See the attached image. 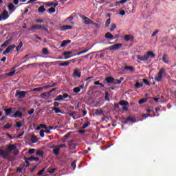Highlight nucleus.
I'll return each mask as SVG.
<instances>
[{"instance_id": "obj_15", "label": "nucleus", "mask_w": 176, "mask_h": 176, "mask_svg": "<svg viewBox=\"0 0 176 176\" xmlns=\"http://www.w3.org/2000/svg\"><path fill=\"white\" fill-rule=\"evenodd\" d=\"M17 148V146H16V145L14 144H10L8 146L7 151H9V153H10V152H12V151H14Z\"/></svg>"}, {"instance_id": "obj_63", "label": "nucleus", "mask_w": 176, "mask_h": 176, "mask_svg": "<svg viewBox=\"0 0 176 176\" xmlns=\"http://www.w3.org/2000/svg\"><path fill=\"white\" fill-rule=\"evenodd\" d=\"M115 28H116V24L113 23L110 28V31L112 32V31H113Z\"/></svg>"}, {"instance_id": "obj_35", "label": "nucleus", "mask_w": 176, "mask_h": 176, "mask_svg": "<svg viewBox=\"0 0 176 176\" xmlns=\"http://www.w3.org/2000/svg\"><path fill=\"white\" fill-rule=\"evenodd\" d=\"M143 86H144V84L140 83L139 82H136V84L135 85V89H140V88L142 87Z\"/></svg>"}, {"instance_id": "obj_56", "label": "nucleus", "mask_w": 176, "mask_h": 176, "mask_svg": "<svg viewBox=\"0 0 176 176\" xmlns=\"http://www.w3.org/2000/svg\"><path fill=\"white\" fill-rule=\"evenodd\" d=\"M45 170H46V168H44L43 169H42L41 170H40L37 175H43V173H45Z\"/></svg>"}, {"instance_id": "obj_5", "label": "nucleus", "mask_w": 176, "mask_h": 176, "mask_svg": "<svg viewBox=\"0 0 176 176\" xmlns=\"http://www.w3.org/2000/svg\"><path fill=\"white\" fill-rule=\"evenodd\" d=\"M126 71H130V72H134V67L133 66H125L124 69L121 71V74L122 75H125L126 74Z\"/></svg>"}, {"instance_id": "obj_33", "label": "nucleus", "mask_w": 176, "mask_h": 176, "mask_svg": "<svg viewBox=\"0 0 176 176\" xmlns=\"http://www.w3.org/2000/svg\"><path fill=\"white\" fill-rule=\"evenodd\" d=\"M33 28L34 30H42V25H38V24L33 25Z\"/></svg>"}, {"instance_id": "obj_24", "label": "nucleus", "mask_w": 176, "mask_h": 176, "mask_svg": "<svg viewBox=\"0 0 176 176\" xmlns=\"http://www.w3.org/2000/svg\"><path fill=\"white\" fill-rule=\"evenodd\" d=\"M14 74H16V70H13L9 73H6V74H3V76H13V75H14Z\"/></svg>"}, {"instance_id": "obj_29", "label": "nucleus", "mask_w": 176, "mask_h": 176, "mask_svg": "<svg viewBox=\"0 0 176 176\" xmlns=\"http://www.w3.org/2000/svg\"><path fill=\"white\" fill-rule=\"evenodd\" d=\"M168 55L167 54H164L162 56V61L166 64H168V60H167Z\"/></svg>"}, {"instance_id": "obj_53", "label": "nucleus", "mask_w": 176, "mask_h": 176, "mask_svg": "<svg viewBox=\"0 0 176 176\" xmlns=\"http://www.w3.org/2000/svg\"><path fill=\"white\" fill-rule=\"evenodd\" d=\"M12 124L7 123L6 125H4L3 129H10L12 127Z\"/></svg>"}, {"instance_id": "obj_1", "label": "nucleus", "mask_w": 176, "mask_h": 176, "mask_svg": "<svg viewBox=\"0 0 176 176\" xmlns=\"http://www.w3.org/2000/svg\"><path fill=\"white\" fill-rule=\"evenodd\" d=\"M155 53H153V52L152 51H150L147 52L146 54L142 56H141L140 55H137L136 57L138 60H140V61H148L149 60V56L155 58Z\"/></svg>"}, {"instance_id": "obj_34", "label": "nucleus", "mask_w": 176, "mask_h": 176, "mask_svg": "<svg viewBox=\"0 0 176 176\" xmlns=\"http://www.w3.org/2000/svg\"><path fill=\"white\" fill-rule=\"evenodd\" d=\"M44 153H44L43 151H40V150H38V151H37L36 152V155L37 156H40V157H42V156H43Z\"/></svg>"}, {"instance_id": "obj_30", "label": "nucleus", "mask_w": 176, "mask_h": 176, "mask_svg": "<svg viewBox=\"0 0 176 176\" xmlns=\"http://www.w3.org/2000/svg\"><path fill=\"white\" fill-rule=\"evenodd\" d=\"M9 43H10V40H7L1 45V47H6L9 45Z\"/></svg>"}, {"instance_id": "obj_2", "label": "nucleus", "mask_w": 176, "mask_h": 176, "mask_svg": "<svg viewBox=\"0 0 176 176\" xmlns=\"http://www.w3.org/2000/svg\"><path fill=\"white\" fill-rule=\"evenodd\" d=\"M166 72V69L162 68L160 69L157 76H155V82H162V80L163 79V74Z\"/></svg>"}, {"instance_id": "obj_12", "label": "nucleus", "mask_w": 176, "mask_h": 176, "mask_svg": "<svg viewBox=\"0 0 176 176\" xmlns=\"http://www.w3.org/2000/svg\"><path fill=\"white\" fill-rule=\"evenodd\" d=\"M82 20H85L84 23L85 24H92L93 23V21H91V19H90L89 18H88L87 16L83 15L82 16Z\"/></svg>"}, {"instance_id": "obj_54", "label": "nucleus", "mask_w": 176, "mask_h": 176, "mask_svg": "<svg viewBox=\"0 0 176 176\" xmlns=\"http://www.w3.org/2000/svg\"><path fill=\"white\" fill-rule=\"evenodd\" d=\"M62 96H63V98H72L71 96H69V94L67 93L63 94V95H62Z\"/></svg>"}, {"instance_id": "obj_23", "label": "nucleus", "mask_w": 176, "mask_h": 176, "mask_svg": "<svg viewBox=\"0 0 176 176\" xmlns=\"http://www.w3.org/2000/svg\"><path fill=\"white\" fill-rule=\"evenodd\" d=\"M119 104L122 107H126V105H129V102L127 100H122L119 102Z\"/></svg>"}, {"instance_id": "obj_37", "label": "nucleus", "mask_w": 176, "mask_h": 176, "mask_svg": "<svg viewBox=\"0 0 176 176\" xmlns=\"http://www.w3.org/2000/svg\"><path fill=\"white\" fill-rule=\"evenodd\" d=\"M43 97H50V95H49L48 92H44L43 94H41V98H43Z\"/></svg>"}, {"instance_id": "obj_6", "label": "nucleus", "mask_w": 176, "mask_h": 176, "mask_svg": "<svg viewBox=\"0 0 176 176\" xmlns=\"http://www.w3.org/2000/svg\"><path fill=\"white\" fill-rule=\"evenodd\" d=\"M10 153L8 151H6L5 150L0 149V156L3 159H9V155Z\"/></svg>"}, {"instance_id": "obj_31", "label": "nucleus", "mask_w": 176, "mask_h": 176, "mask_svg": "<svg viewBox=\"0 0 176 176\" xmlns=\"http://www.w3.org/2000/svg\"><path fill=\"white\" fill-rule=\"evenodd\" d=\"M89 50H90V49H87V50H85L83 51H81V52H78L76 56H80V54H83L85 53H87V52H89Z\"/></svg>"}, {"instance_id": "obj_43", "label": "nucleus", "mask_w": 176, "mask_h": 176, "mask_svg": "<svg viewBox=\"0 0 176 176\" xmlns=\"http://www.w3.org/2000/svg\"><path fill=\"white\" fill-rule=\"evenodd\" d=\"M130 38H131V36H130V35H125L124 36V40L126 41V42H129V41H130Z\"/></svg>"}, {"instance_id": "obj_42", "label": "nucleus", "mask_w": 176, "mask_h": 176, "mask_svg": "<svg viewBox=\"0 0 176 176\" xmlns=\"http://www.w3.org/2000/svg\"><path fill=\"white\" fill-rule=\"evenodd\" d=\"M43 54H45L46 56H47V54H50L47 48H43Z\"/></svg>"}, {"instance_id": "obj_32", "label": "nucleus", "mask_w": 176, "mask_h": 176, "mask_svg": "<svg viewBox=\"0 0 176 176\" xmlns=\"http://www.w3.org/2000/svg\"><path fill=\"white\" fill-rule=\"evenodd\" d=\"M8 7L10 12H13V9H14V5L13 3H10Z\"/></svg>"}, {"instance_id": "obj_57", "label": "nucleus", "mask_w": 176, "mask_h": 176, "mask_svg": "<svg viewBox=\"0 0 176 176\" xmlns=\"http://www.w3.org/2000/svg\"><path fill=\"white\" fill-rule=\"evenodd\" d=\"M56 90H57V88H53L51 90H50L47 93L49 94V96H52V93H53V91H56Z\"/></svg>"}, {"instance_id": "obj_21", "label": "nucleus", "mask_w": 176, "mask_h": 176, "mask_svg": "<svg viewBox=\"0 0 176 176\" xmlns=\"http://www.w3.org/2000/svg\"><path fill=\"white\" fill-rule=\"evenodd\" d=\"M12 108H8V109H4L6 116H9L10 115V113H12Z\"/></svg>"}, {"instance_id": "obj_13", "label": "nucleus", "mask_w": 176, "mask_h": 176, "mask_svg": "<svg viewBox=\"0 0 176 176\" xmlns=\"http://www.w3.org/2000/svg\"><path fill=\"white\" fill-rule=\"evenodd\" d=\"M73 75L74 78H80V76H82V73L79 72V69H75Z\"/></svg>"}, {"instance_id": "obj_60", "label": "nucleus", "mask_w": 176, "mask_h": 176, "mask_svg": "<svg viewBox=\"0 0 176 176\" xmlns=\"http://www.w3.org/2000/svg\"><path fill=\"white\" fill-rule=\"evenodd\" d=\"M40 137H42V138L45 137V130L41 129L40 131Z\"/></svg>"}, {"instance_id": "obj_55", "label": "nucleus", "mask_w": 176, "mask_h": 176, "mask_svg": "<svg viewBox=\"0 0 176 176\" xmlns=\"http://www.w3.org/2000/svg\"><path fill=\"white\" fill-rule=\"evenodd\" d=\"M16 126L17 129H21V126H23V124H21V122H16Z\"/></svg>"}, {"instance_id": "obj_59", "label": "nucleus", "mask_w": 176, "mask_h": 176, "mask_svg": "<svg viewBox=\"0 0 176 176\" xmlns=\"http://www.w3.org/2000/svg\"><path fill=\"white\" fill-rule=\"evenodd\" d=\"M48 12H50V13H54L56 12V8H51L50 9H48Z\"/></svg>"}, {"instance_id": "obj_50", "label": "nucleus", "mask_w": 176, "mask_h": 176, "mask_svg": "<svg viewBox=\"0 0 176 176\" xmlns=\"http://www.w3.org/2000/svg\"><path fill=\"white\" fill-rule=\"evenodd\" d=\"M41 30L43 31H45V32H46L47 34H49V29H47L46 27L41 26Z\"/></svg>"}, {"instance_id": "obj_38", "label": "nucleus", "mask_w": 176, "mask_h": 176, "mask_svg": "<svg viewBox=\"0 0 176 176\" xmlns=\"http://www.w3.org/2000/svg\"><path fill=\"white\" fill-rule=\"evenodd\" d=\"M62 100H64L63 95H59L54 99V101H61Z\"/></svg>"}, {"instance_id": "obj_58", "label": "nucleus", "mask_w": 176, "mask_h": 176, "mask_svg": "<svg viewBox=\"0 0 176 176\" xmlns=\"http://www.w3.org/2000/svg\"><path fill=\"white\" fill-rule=\"evenodd\" d=\"M54 5V2H47L45 3V6H48V7H50V6H53Z\"/></svg>"}, {"instance_id": "obj_20", "label": "nucleus", "mask_w": 176, "mask_h": 176, "mask_svg": "<svg viewBox=\"0 0 176 176\" xmlns=\"http://www.w3.org/2000/svg\"><path fill=\"white\" fill-rule=\"evenodd\" d=\"M72 60H67L63 63H59L60 67H68L69 65V63H71Z\"/></svg>"}, {"instance_id": "obj_64", "label": "nucleus", "mask_w": 176, "mask_h": 176, "mask_svg": "<svg viewBox=\"0 0 176 176\" xmlns=\"http://www.w3.org/2000/svg\"><path fill=\"white\" fill-rule=\"evenodd\" d=\"M144 102H146V99H140L139 100V104H144Z\"/></svg>"}, {"instance_id": "obj_40", "label": "nucleus", "mask_w": 176, "mask_h": 176, "mask_svg": "<svg viewBox=\"0 0 176 176\" xmlns=\"http://www.w3.org/2000/svg\"><path fill=\"white\" fill-rule=\"evenodd\" d=\"M28 153L29 155H34L35 153V148H30Z\"/></svg>"}, {"instance_id": "obj_4", "label": "nucleus", "mask_w": 176, "mask_h": 176, "mask_svg": "<svg viewBox=\"0 0 176 176\" xmlns=\"http://www.w3.org/2000/svg\"><path fill=\"white\" fill-rule=\"evenodd\" d=\"M122 46H123V44L122 43L114 44L107 47L106 50H118V49H120Z\"/></svg>"}, {"instance_id": "obj_22", "label": "nucleus", "mask_w": 176, "mask_h": 176, "mask_svg": "<svg viewBox=\"0 0 176 176\" xmlns=\"http://www.w3.org/2000/svg\"><path fill=\"white\" fill-rule=\"evenodd\" d=\"M28 160H29L30 162H33V160H34V162H38V161H39V157H35V156H34V155H32V156H30V157H28Z\"/></svg>"}, {"instance_id": "obj_41", "label": "nucleus", "mask_w": 176, "mask_h": 176, "mask_svg": "<svg viewBox=\"0 0 176 176\" xmlns=\"http://www.w3.org/2000/svg\"><path fill=\"white\" fill-rule=\"evenodd\" d=\"M43 90V88L41 87H38V88H34L32 90V91H42Z\"/></svg>"}, {"instance_id": "obj_48", "label": "nucleus", "mask_w": 176, "mask_h": 176, "mask_svg": "<svg viewBox=\"0 0 176 176\" xmlns=\"http://www.w3.org/2000/svg\"><path fill=\"white\" fill-rule=\"evenodd\" d=\"M109 24H111V18H109L106 22H105V26L106 27H109Z\"/></svg>"}, {"instance_id": "obj_26", "label": "nucleus", "mask_w": 176, "mask_h": 176, "mask_svg": "<svg viewBox=\"0 0 176 176\" xmlns=\"http://www.w3.org/2000/svg\"><path fill=\"white\" fill-rule=\"evenodd\" d=\"M54 155H60V148L56 146V148L53 150Z\"/></svg>"}, {"instance_id": "obj_44", "label": "nucleus", "mask_w": 176, "mask_h": 176, "mask_svg": "<svg viewBox=\"0 0 176 176\" xmlns=\"http://www.w3.org/2000/svg\"><path fill=\"white\" fill-rule=\"evenodd\" d=\"M103 112L104 111L102 110L96 109V111H95V115L100 116L101 115V113H103Z\"/></svg>"}, {"instance_id": "obj_16", "label": "nucleus", "mask_w": 176, "mask_h": 176, "mask_svg": "<svg viewBox=\"0 0 176 176\" xmlns=\"http://www.w3.org/2000/svg\"><path fill=\"white\" fill-rule=\"evenodd\" d=\"M104 38L107 39H110V41H113L114 36L111 34V32H107L105 34Z\"/></svg>"}, {"instance_id": "obj_47", "label": "nucleus", "mask_w": 176, "mask_h": 176, "mask_svg": "<svg viewBox=\"0 0 176 176\" xmlns=\"http://www.w3.org/2000/svg\"><path fill=\"white\" fill-rule=\"evenodd\" d=\"M34 26L33 25H32L30 28H29L28 29V34H32V32H32V31H34Z\"/></svg>"}, {"instance_id": "obj_62", "label": "nucleus", "mask_w": 176, "mask_h": 176, "mask_svg": "<svg viewBox=\"0 0 176 176\" xmlns=\"http://www.w3.org/2000/svg\"><path fill=\"white\" fill-rule=\"evenodd\" d=\"M35 112V109H31L30 110L28 111V115H32Z\"/></svg>"}, {"instance_id": "obj_11", "label": "nucleus", "mask_w": 176, "mask_h": 176, "mask_svg": "<svg viewBox=\"0 0 176 176\" xmlns=\"http://www.w3.org/2000/svg\"><path fill=\"white\" fill-rule=\"evenodd\" d=\"M114 78L112 76H108L104 80V82H107V83H108V86H109V85H111V83H113L114 82Z\"/></svg>"}, {"instance_id": "obj_25", "label": "nucleus", "mask_w": 176, "mask_h": 176, "mask_svg": "<svg viewBox=\"0 0 176 176\" xmlns=\"http://www.w3.org/2000/svg\"><path fill=\"white\" fill-rule=\"evenodd\" d=\"M31 142L32 144H36L38 142V138L34 135H32Z\"/></svg>"}, {"instance_id": "obj_52", "label": "nucleus", "mask_w": 176, "mask_h": 176, "mask_svg": "<svg viewBox=\"0 0 176 176\" xmlns=\"http://www.w3.org/2000/svg\"><path fill=\"white\" fill-rule=\"evenodd\" d=\"M72 53V52L70 51H65L63 53V56H69V54H71Z\"/></svg>"}, {"instance_id": "obj_46", "label": "nucleus", "mask_w": 176, "mask_h": 176, "mask_svg": "<svg viewBox=\"0 0 176 176\" xmlns=\"http://www.w3.org/2000/svg\"><path fill=\"white\" fill-rule=\"evenodd\" d=\"M75 56H76V54H74V55H65L64 60H68V58H71L72 57H75Z\"/></svg>"}, {"instance_id": "obj_7", "label": "nucleus", "mask_w": 176, "mask_h": 176, "mask_svg": "<svg viewBox=\"0 0 176 176\" xmlns=\"http://www.w3.org/2000/svg\"><path fill=\"white\" fill-rule=\"evenodd\" d=\"M16 47V45H12L8 46L6 50L3 52V55L5 56V54H8L9 53H10V52H12V50H14V49Z\"/></svg>"}, {"instance_id": "obj_3", "label": "nucleus", "mask_w": 176, "mask_h": 176, "mask_svg": "<svg viewBox=\"0 0 176 176\" xmlns=\"http://www.w3.org/2000/svg\"><path fill=\"white\" fill-rule=\"evenodd\" d=\"M27 94V91H16V94H15V97H16V98H25V95Z\"/></svg>"}, {"instance_id": "obj_27", "label": "nucleus", "mask_w": 176, "mask_h": 176, "mask_svg": "<svg viewBox=\"0 0 176 176\" xmlns=\"http://www.w3.org/2000/svg\"><path fill=\"white\" fill-rule=\"evenodd\" d=\"M39 13H44L46 12V8H45L44 6H41L38 9Z\"/></svg>"}, {"instance_id": "obj_51", "label": "nucleus", "mask_w": 176, "mask_h": 176, "mask_svg": "<svg viewBox=\"0 0 176 176\" xmlns=\"http://www.w3.org/2000/svg\"><path fill=\"white\" fill-rule=\"evenodd\" d=\"M143 83H144V85H146L147 86H151V83L149 82V81H148V80L145 78L143 79Z\"/></svg>"}, {"instance_id": "obj_10", "label": "nucleus", "mask_w": 176, "mask_h": 176, "mask_svg": "<svg viewBox=\"0 0 176 176\" xmlns=\"http://www.w3.org/2000/svg\"><path fill=\"white\" fill-rule=\"evenodd\" d=\"M129 122H131V123H135L137 122V118L135 117H127L126 120L124 122L125 124H127Z\"/></svg>"}, {"instance_id": "obj_49", "label": "nucleus", "mask_w": 176, "mask_h": 176, "mask_svg": "<svg viewBox=\"0 0 176 176\" xmlns=\"http://www.w3.org/2000/svg\"><path fill=\"white\" fill-rule=\"evenodd\" d=\"M72 167H73V169L75 170L76 168V160H74L72 164H71Z\"/></svg>"}, {"instance_id": "obj_61", "label": "nucleus", "mask_w": 176, "mask_h": 176, "mask_svg": "<svg viewBox=\"0 0 176 176\" xmlns=\"http://www.w3.org/2000/svg\"><path fill=\"white\" fill-rule=\"evenodd\" d=\"M113 85H120V80H115L114 78V81L113 82Z\"/></svg>"}, {"instance_id": "obj_39", "label": "nucleus", "mask_w": 176, "mask_h": 176, "mask_svg": "<svg viewBox=\"0 0 176 176\" xmlns=\"http://www.w3.org/2000/svg\"><path fill=\"white\" fill-rule=\"evenodd\" d=\"M90 122H87L85 124H84L82 125V126L81 127V129H87V127H89V126H90Z\"/></svg>"}, {"instance_id": "obj_17", "label": "nucleus", "mask_w": 176, "mask_h": 176, "mask_svg": "<svg viewBox=\"0 0 176 176\" xmlns=\"http://www.w3.org/2000/svg\"><path fill=\"white\" fill-rule=\"evenodd\" d=\"M71 40H64L61 44H60V47H65L68 45V43H71Z\"/></svg>"}, {"instance_id": "obj_19", "label": "nucleus", "mask_w": 176, "mask_h": 176, "mask_svg": "<svg viewBox=\"0 0 176 176\" xmlns=\"http://www.w3.org/2000/svg\"><path fill=\"white\" fill-rule=\"evenodd\" d=\"M82 89H83V85H80L79 87H74L73 89V91H74V93H80V90H82Z\"/></svg>"}, {"instance_id": "obj_8", "label": "nucleus", "mask_w": 176, "mask_h": 176, "mask_svg": "<svg viewBox=\"0 0 176 176\" xmlns=\"http://www.w3.org/2000/svg\"><path fill=\"white\" fill-rule=\"evenodd\" d=\"M0 16H1L2 20H8V19H9V12L8 10H3Z\"/></svg>"}, {"instance_id": "obj_28", "label": "nucleus", "mask_w": 176, "mask_h": 176, "mask_svg": "<svg viewBox=\"0 0 176 176\" xmlns=\"http://www.w3.org/2000/svg\"><path fill=\"white\" fill-rule=\"evenodd\" d=\"M52 110L54 111L55 113H63V111L60 110V109L57 107H52Z\"/></svg>"}, {"instance_id": "obj_14", "label": "nucleus", "mask_w": 176, "mask_h": 176, "mask_svg": "<svg viewBox=\"0 0 176 176\" xmlns=\"http://www.w3.org/2000/svg\"><path fill=\"white\" fill-rule=\"evenodd\" d=\"M11 118H23V113L20 111H16Z\"/></svg>"}, {"instance_id": "obj_36", "label": "nucleus", "mask_w": 176, "mask_h": 176, "mask_svg": "<svg viewBox=\"0 0 176 176\" xmlns=\"http://www.w3.org/2000/svg\"><path fill=\"white\" fill-rule=\"evenodd\" d=\"M21 47H23V41H21L19 45L16 47V52H20Z\"/></svg>"}, {"instance_id": "obj_45", "label": "nucleus", "mask_w": 176, "mask_h": 176, "mask_svg": "<svg viewBox=\"0 0 176 176\" xmlns=\"http://www.w3.org/2000/svg\"><path fill=\"white\" fill-rule=\"evenodd\" d=\"M28 157H25V163H26L25 167H30V162Z\"/></svg>"}, {"instance_id": "obj_9", "label": "nucleus", "mask_w": 176, "mask_h": 176, "mask_svg": "<svg viewBox=\"0 0 176 176\" xmlns=\"http://www.w3.org/2000/svg\"><path fill=\"white\" fill-rule=\"evenodd\" d=\"M68 148L69 149H76V144H75L74 140H71L68 142Z\"/></svg>"}, {"instance_id": "obj_18", "label": "nucleus", "mask_w": 176, "mask_h": 176, "mask_svg": "<svg viewBox=\"0 0 176 176\" xmlns=\"http://www.w3.org/2000/svg\"><path fill=\"white\" fill-rule=\"evenodd\" d=\"M60 31H67V30H72V26L71 25H63L60 28Z\"/></svg>"}]
</instances>
